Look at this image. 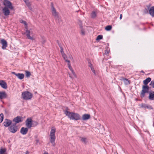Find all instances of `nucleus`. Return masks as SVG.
<instances>
[{"instance_id": "obj_1", "label": "nucleus", "mask_w": 154, "mask_h": 154, "mask_svg": "<svg viewBox=\"0 0 154 154\" xmlns=\"http://www.w3.org/2000/svg\"><path fill=\"white\" fill-rule=\"evenodd\" d=\"M60 53L62 54V56L65 62L67 63L68 67L70 70L72 74L75 76L76 77V75L74 72L72 67L71 66L70 60H73V58L71 54H69L68 57H67L66 55L65 54L63 51V49L62 47H60Z\"/></svg>"}, {"instance_id": "obj_2", "label": "nucleus", "mask_w": 154, "mask_h": 154, "mask_svg": "<svg viewBox=\"0 0 154 154\" xmlns=\"http://www.w3.org/2000/svg\"><path fill=\"white\" fill-rule=\"evenodd\" d=\"M20 21L21 23H23L25 25V28L26 29L25 34L27 38L31 40H34V34L33 33L32 29H28V26L26 22L23 20H20Z\"/></svg>"}, {"instance_id": "obj_3", "label": "nucleus", "mask_w": 154, "mask_h": 154, "mask_svg": "<svg viewBox=\"0 0 154 154\" xmlns=\"http://www.w3.org/2000/svg\"><path fill=\"white\" fill-rule=\"evenodd\" d=\"M64 113L70 119L77 120L81 119V116L77 113L71 112L66 110L64 111Z\"/></svg>"}, {"instance_id": "obj_4", "label": "nucleus", "mask_w": 154, "mask_h": 154, "mask_svg": "<svg viewBox=\"0 0 154 154\" xmlns=\"http://www.w3.org/2000/svg\"><path fill=\"white\" fill-rule=\"evenodd\" d=\"M56 131V128L54 127H52L50 134V142L54 146L55 144V140L56 138L55 135Z\"/></svg>"}, {"instance_id": "obj_5", "label": "nucleus", "mask_w": 154, "mask_h": 154, "mask_svg": "<svg viewBox=\"0 0 154 154\" xmlns=\"http://www.w3.org/2000/svg\"><path fill=\"white\" fill-rule=\"evenodd\" d=\"M22 96L24 99L29 100L31 99L32 95L30 92L28 91H26L22 92Z\"/></svg>"}, {"instance_id": "obj_6", "label": "nucleus", "mask_w": 154, "mask_h": 154, "mask_svg": "<svg viewBox=\"0 0 154 154\" xmlns=\"http://www.w3.org/2000/svg\"><path fill=\"white\" fill-rule=\"evenodd\" d=\"M149 87L148 86L143 85L142 87V90L141 93V97H143L146 93L148 92Z\"/></svg>"}, {"instance_id": "obj_7", "label": "nucleus", "mask_w": 154, "mask_h": 154, "mask_svg": "<svg viewBox=\"0 0 154 154\" xmlns=\"http://www.w3.org/2000/svg\"><path fill=\"white\" fill-rule=\"evenodd\" d=\"M3 4L5 6V7H7L9 9H12L13 8L11 3L8 0H4L3 2Z\"/></svg>"}, {"instance_id": "obj_8", "label": "nucleus", "mask_w": 154, "mask_h": 154, "mask_svg": "<svg viewBox=\"0 0 154 154\" xmlns=\"http://www.w3.org/2000/svg\"><path fill=\"white\" fill-rule=\"evenodd\" d=\"M9 130L11 132L14 133L17 131V128L15 124L11 126L9 128Z\"/></svg>"}, {"instance_id": "obj_9", "label": "nucleus", "mask_w": 154, "mask_h": 154, "mask_svg": "<svg viewBox=\"0 0 154 154\" xmlns=\"http://www.w3.org/2000/svg\"><path fill=\"white\" fill-rule=\"evenodd\" d=\"M26 126L28 128H30L32 126V119L30 118H28L26 121Z\"/></svg>"}, {"instance_id": "obj_10", "label": "nucleus", "mask_w": 154, "mask_h": 154, "mask_svg": "<svg viewBox=\"0 0 154 154\" xmlns=\"http://www.w3.org/2000/svg\"><path fill=\"white\" fill-rule=\"evenodd\" d=\"M8 8L7 7H4L2 9L3 12L5 16H8L10 14V11Z\"/></svg>"}, {"instance_id": "obj_11", "label": "nucleus", "mask_w": 154, "mask_h": 154, "mask_svg": "<svg viewBox=\"0 0 154 154\" xmlns=\"http://www.w3.org/2000/svg\"><path fill=\"white\" fill-rule=\"evenodd\" d=\"M12 73L15 75L20 79H23L24 76V74L23 73H16L15 72H12Z\"/></svg>"}, {"instance_id": "obj_12", "label": "nucleus", "mask_w": 154, "mask_h": 154, "mask_svg": "<svg viewBox=\"0 0 154 154\" xmlns=\"http://www.w3.org/2000/svg\"><path fill=\"white\" fill-rule=\"evenodd\" d=\"M1 43L2 45V48L5 49L7 46V42L6 40L4 39H2L1 40Z\"/></svg>"}, {"instance_id": "obj_13", "label": "nucleus", "mask_w": 154, "mask_h": 154, "mask_svg": "<svg viewBox=\"0 0 154 154\" xmlns=\"http://www.w3.org/2000/svg\"><path fill=\"white\" fill-rule=\"evenodd\" d=\"M11 123V121L8 119H5L3 122V125L5 127H8L9 126Z\"/></svg>"}, {"instance_id": "obj_14", "label": "nucleus", "mask_w": 154, "mask_h": 154, "mask_svg": "<svg viewBox=\"0 0 154 154\" xmlns=\"http://www.w3.org/2000/svg\"><path fill=\"white\" fill-rule=\"evenodd\" d=\"M0 85L4 89H6L7 88V83L4 81H0Z\"/></svg>"}, {"instance_id": "obj_15", "label": "nucleus", "mask_w": 154, "mask_h": 154, "mask_svg": "<svg viewBox=\"0 0 154 154\" xmlns=\"http://www.w3.org/2000/svg\"><path fill=\"white\" fill-rule=\"evenodd\" d=\"M149 12L152 17L154 16V6L152 7L149 9Z\"/></svg>"}, {"instance_id": "obj_16", "label": "nucleus", "mask_w": 154, "mask_h": 154, "mask_svg": "<svg viewBox=\"0 0 154 154\" xmlns=\"http://www.w3.org/2000/svg\"><path fill=\"white\" fill-rule=\"evenodd\" d=\"M28 129L27 128H22L20 130V133L23 135L26 134L27 133Z\"/></svg>"}, {"instance_id": "obj_17", "label": "nucleus", "mask_w": 154, "mask_h": 154, "mask_svg": "<svg viewBox=\"0 0 154 154\" xmlns=\"http://www.w3.org/2000/svg\"><path fill=\"white\" fill-rule=\"evenodd\" d=\"M22 117L20 116H17L14 119L13 121L16 123H18L22 121Z\"/></svg>"}, {"instance_id": "obj_18", "label": "nucleus", "mask_w": 154, "mask_h": 154, "mask_svg": "<svg viewBox=\"0 0 154 154\" xmlns=\"http://www.w3.org/2000/svg\"><path fill=\"white\" fill-rule=\"evenodd\" d=\"M90 117V115L88 114H85L82 116V119L83 120H88Z\"/></svg>"}, {"instance_id": "obj_19", "label": "nucleus", "mask_w": 154, "mask_h": 154, "mask_svg": "<svg viewBox=\"0 0 154 154\" xmlns=\"http://www.w3.org/2000/svg\"><path fill=\"white\" fill-rule=\"evenodd\" d=\"M88 66L91 68V70L94 74L95 75H96L97 73L96 72L95 70L94 69L93 65L91 63H89Z\"/></svg>"}, {"instance_id": "obj_20", "label": "nucleus", "mask_w": 154, "mask_h": 154, "mask_svg": "<svg viewBox=\"0 0 154 154\" xmlns=\"http://www.w3.org/2000/svg\"><path fill=\"white\" fill-rule=\"evenodd\" d=\"M7 94L5 92H0V98L2 99L6 97Z\"/></svg>"}, {"instance_id": "obj_21", "label": "nucleus", "mask_w": 154, "mask_h": 154, "mask_svg": "<svg viewBox=\"0 0 154 154\" xmlns=\"http://www.w3.org/2000/svg\"><path fill=\"white\" fill-rule=\"evenodd\" d=\"M149 99L150 100H154V92H150L149 94Z\"/></svg>"}, {"instance_id": "obj_22", "label": "nucleus", "mask_w": 154, "mask_h": 154, "mask_svg": "<svg viewBox=\"0 0 154 154\" xmlns=\"http://www.w3.org/2000/svg\"><path fill=\"white\" fill-rule=\"evenodd\" d=\"M151 81V79L148 77L143 81V83L145 85H147Z\"/></svg>"}, {"instance_id": "obj_23", "label": "nucleus", "mask_w": 154, "mask_h": 154, "mask_svg": "<svg viewBox=\"0 0 154 154\" xmlns=\"http://www.w3.org/2000/svg\"><path fill=\"white\" fill-rule=\"evenodd\" d=\"M52 14L55 17L57 16L58 15V13L56 11L54 7L52 8Z\"/></svg>"}, {"instance_id": "obj_24", "label": "nucleus", "mask_w": 154, "mask_h": 154, "mask_svg": "<svg viewBox=\"0 0 154 154\" xmlns=\"http://www.w3.org/2000/svg\"><path fill=\"white\" fill-rule=\"evenodd\" d=\"M79 25L80 26V27L81 29V34L82 35H84L85 34V31L82 28V25L81 24V23L80 24H79Z\"/></svg>"}, {"instance_id": "obj_25", "label": "nucleus", "mask_w": 154, "mask_h": 154, "mask_svg": "<svg viewBox=\"0 0 154 154\" xmlns=\"http://www.w3.org/2000/svg\"><path fill=\"white\" fill-rule=\"evenodd\" d=\"M123 80L124 81V83L126 85H128L130 83V81L126 79L123 78Z\"/></svg>"}, {"instance_id": "obj_26", "label": "nucleus", "mask_w": 154, "mask_h": 154, "mask_svg": "<svg viewBox=\"0 0 154 154\" xmlns=\"http://www.w3.org/2000/svg\"><path fill=\"white\" fill-rule=\"evenodd\" d=\"M112 28V27L110 25L107 26H106V27L105 28L106 30L108 31L111 30Z\"/></svg>"}, {"instance_id": "obj_27", "label": "nucleus", "mask_w": 154, "mask_h": 154, "mask_svg": "<svg viewBox=\"0 0 154 154\" xmlns=\"http://www.w3.org/2000/svg\"><path fill=\"white\" fill-rule=\"evenodd\" d=\"M27 6L29 7L30 5V4L28 0H23Z\"/></svg>"}, {"instance_id": "obj_28", "label": "nucleus", "mask_w": 154, "mask_h": 154, "mask_svg": "<svg viewBox=\"0 0 154 154\" xmlns=\"http://www.w3.org/2000/svg\"><path fill=\"white\" fill-rule=\"evenodd\" d=\"M4 119V115L2 113L0 114V123H1L3 121Z\"/></svg>"}, {"instance_id": "obj_29", "label": "nucleus", "mask_w": 154, "mask_h": 154, "mask_svg": "<svg viewBox=\"0 0 154 154\" xmlns=\"http://www.w3.org/2000/svg\"><path fill=\"white\" fill-rule=\"evenodd\" d=\"M26 77H29L31 75V74L30 72L28 71H26Z\"/></svg>"}, {"instance_id": "obj_30", "label": "nucleus", "mask_w": 154, "mask_h": 154, "mask_svg": "<svg viewBox=\"0 0 154 154\" xmlns=\"http://www.w3.org/2000/svg\"><path fill=\"white\" fill-rule=\"evenodd\" d=\"M81 140L82 142L85 143L86 142L87 139L85 137H81Z\"/></svg>"}, {"instance_id": "obj_31", "label": "nucleus", "mask_w": 154, "mask_h": 154, "mask_svg": "<svg viewBox=\"0 0 154 154\" xmlns=\"http://www.w3.org/2000/svg\"><path fill=\"white\" fill-rule=\"evenodd\" d=\"M96 16V14L95 12H93L91 14V17L92 18H94Z\"/></svg>"}, {"instance_id": "obj_32", "label": "nucleus", "mask_w": 154, "mask_h": 154, "mask_svg": "<svg viewBox=\"0 0 154 154\" xmlns=\"http://www.w3.org/2000/svg\"><path fill=\"white\" fill-rule=\"evenodd\" d=\"M103 38V36L101 35H98L97 38V40H99L102 39Z\"/></svg>"}, {"instance_id": "obj_33", "label": "nucleus", "mask_w": 154, "mask_h": 154, "mask_svg": "<svg viewBox=\"0 0 154 154\" xmlns=\"http://www.w3.org/2000/svg\"><path fill=\"white\" fill-rule=\"evenodd\" d=\"M151 86L152 88H154V81H152L149 84Z\"/></svg>"}, {"instance_id": "obj_34", "label": "nucleus", "mask_w": 154, "mask_h": 154, "mask_svg": "<svg viewBox=\"0 0 154 154\" xmlns=\"http://www.w3.org/2000/svg\"><path fill=\"white\" fill-rule=\"evenodd\" d=\"M146 105L145 104H140V106L141 107L144 108H146Z\"/></svg>"}, {"instance_id": "obj_35", "label": "nucleus", "mask_w": 154, "mask_h": 154, "mask_svg": "<svg viewBox=\"0 0 154 154\" xmlns=\"http://www.w3.org/2000/svg\"><path fill=\"white\" fill-rule=\"evenodd\" d=\"M38 125V123L36 122H34L32 124L33 126H35Z\"/></svg>"}, {"instance_id": "obj_36", "label": "nucleus", "mask_w": 154, "mask_h": 154, "mask_svg": "<svg viewBox=\"0 0 154 154\" xmlns=\"http://www.w3.org/2000/svg\"><path fill=\"white\" fill-rule=\"evenodd\" d=\"M146 108H147V109H152V108L151 106H149V105H146Z\"/></svg>"}, {"instance_id": "obj_37", "label": "nucleus", "mask_w": 154, "mask_h": 154, "mask_svg": "<svg viewBox=\"0 0 154 154\" xmlns=\"http://www.w3.org/2000/svg\"><path fill=\"white\" fill-rule=\"evenodd\" d=\"M35 144L36 145H38L40 144L39 140L38 139H37L36 140Z\"/></svg>"}, {"instance_id": "obj_38", "label": "nucleus", "mask_w": 154, "mask_h": 154, "mask_svg": "<svg viewBox=\"0 0 154 154\" xmlns=\"http://www.w3.org/2000/svg\"><path fill=\"white\" fill-rule=\"evenodd\" d=\"M105 54H108L109 52V50L106 49L105 51Z\"/></svg>"}, {"instance_id": "obj_39", "label": "nucleus", "mask_w": 154, "mask_h": 154, "mask_svg": "<svg viewBox=\"0 0 154 154\" xmlns=\"http://www.w3.org/2000/svg\"><path fill=\"white\" fill-rule=\"evenodd\" d=\"M46 42V40L45 39H43L42 41L43 43H45Z\"/></svg>"}, {"instance_id": "obj_40", "label": "nucleus", "mask_w": 154, "mask_h": 154, "mask_svg": "<svg viewBox=\"0 0 154 154\" xmlns=\"http://www.w3.org/2000/svg\"><path fill=\"white\" fill-rule=\"evenodd\" d=\"M122 14H121L120 15V20H121L122 19Z\"/></svg>"}, {"instance_id": "obj_41", "label": "nucleus", "mask_w": 154, "mask_h": 154, "mask_svg": "<svg viewBox=\"0 0 154 154\" xmlns=\"http://www.w3.org/2000/svg\"><path fill=\"white\" fill-rule=\"evenodd\" d=\"M26 154H29V152L28 151H26Z\"/></svg>"}, {"instance_id": "obj_42", "label": "nucleus", "mask_w": 154, "mask_h": 154, "mask_svg": "<svg viewBox=\"0 0 154 154\" xmlns=\"http://www.w3.org/2000/svg\"><path fill=\"white\" fill-rule=\"evenodd\" d=\"M44 154H48V153L47 152H44Z\"/></svg>"}, {"instance_id": "obj_43", "label": "nucleus", "mask_w": 154, "mask_h": 154, "mask_svg": "<svg viewBox=\"0 0 154 154\" xmlns=\"http://www.w3.org/2000/svg\"><path fill=\"white\" fill-rule=\"evenodd\" d=\"M141 72H142V73H144V72H143V71H141Z\"/></svg>"}]
</instances>
